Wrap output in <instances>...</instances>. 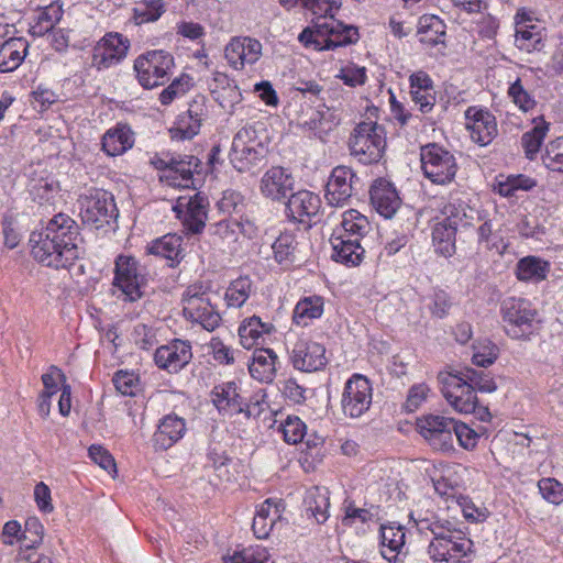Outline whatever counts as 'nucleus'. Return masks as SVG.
Returning <instances> with one entry per match:
<instances>
[{
	"instance_id": "f704fd0d",
	"label": "nucleus",
	"mask_w": 563,
	"mask_h": 563,
	"mask_svg": "<svg viewBox=\"0 0 563 563\" xmlns=\"http://www.w3.org/2000/svg\"><path fill=\"white\" fill-rule=\"evenodd\" d=\"M134 144L132 130L124 124H118L108 130L102 137V150L109 156H118L125 153Z\"/></svg>"
},
{
	"instance_id": "c9c22d12",
	"label": "nucleus",
	"mask_w": 563,
	"mask_h": 563,
	"mask_svg": "<svg viewBox=\"0 0 563 563\" xmlns=\"http://www.w3.org/2000/svg\"><path fill=\"white\" fill-rule=\"evenodd\" d=\"M369 230L367 218L357 210L350 209L343 213L341 227L333 234L361 242Z\"/></svg>"
},
{
	"instance_id": "7c9ffc66",
	"label": "nucleus",
	"mask_w": 563,
	"mask_h": 563,
	"mask_svg": "<svg viewBox=\"0 0 563 563\" xmlns=\"http://www.w3.org/2000/svg\"><path fill=\"white\" fill-rule=\"evenodd\" d=\"M319 207L320 199L317 195L308 190H299L288 196L286 212L290 219L303 222L306 217L316 216Z\"/></svg>"
},
{
	"instance_id": "ea45409f",
	"label": "nucleus",
	"mask_w": 563,
	"mask_h": 563,
	"mask_svg": "<svg viewBox=\"0 0 563 563\" xmlns=\"http://www.w3.org/2000/svg\"><path fill=\"white\" fill-rule=\"evenodd\" d=\"M550 272V263L538 256H526L516 265V276L521 282L540 283Z\"/></svg>"
},
{
	"instance_id": "6e6d98bb",
	"label": "nucleus",
	"mask_w": 563,
	"mask_h": 563,
	"mask_svg": "<svg viewBox=\"0 0 563 563\" xmlns=\"http://www.w3.org/2000/svg\"><path fill=\"white\" fill-rule=\"evenodd\" d=\"M211 235L222 243L231 244L238 240L239 224L236 220H221L210 227Z\"/></svg>"
},
{
	"instance_id": "c85d7f7f",
	"label": "nucleus",
	"mask_w": 563,
	"mask_h": 563,
	"mask_svg": "<svg viewBox=\"0 0 563 563\" xmlns=\"http://www.w3.org/2000/svg\"><path fill=\"white\" fill-rule=\"evenodd\" d=\"M411 99L422 113L430 112L435 104V90L430 76L422 70L410 75Z\"/></svg>"
},
{
	"instance_id": "6e6552de",
	"label": "nucleus",
	"mask_w": 563,
	"mask_h": 563,
	"mask_svg": "<svg viewBox=\"0 0 563 563\" xmlns=\"http://www.w3.org/2000/svg\"><path fill=\"white\" fill-rule=\"evenodd\" d=\"M151 163L162 172L161 180L183 188H189L194 184V173L200 166V161L194 155L154 156Z\"/></svg>"
},
{
	"instance_id": "37998d69",
	"label": "nucleus",
	"mask_w": 563,
	"mask_h": 563,
	"mask_svg": "<svg viewBox=\"0 0 563 563\" xmlns=\"http://www.w3.org/2000/svg\"><path fill=\"white\" fill-rule=\"evenodd\" d=\"M323 306V298L320 296L313 295L300 299L294 309V322L302 327L308 325L313 319L322 316Z\"/></svg>"
},
{
	"instance_id": "3c124183",
	"label": "nucleus",
	"mask_w": 563,
	"mask_h": 563,
	"mask_svg": "<svg viewBox=\"0 0 563 563\" xmlns=\"http://www.w3.org/2000/svg\"><path fill=\"white\" fill-rule=\"evenodd\" d=\"M498 354V346L490 340L477 341L473 345L472 362L477 366L487 367L497 360Z\"/></svg>"
},
{
	"instance_id": "72a5a7b5",
	"label": "nucleus",
	"mask_w": 563,
	"mask_h": 563,
	"mask_svg": "<svg viewBox=\"0 0 563 563\" xmlns=\"http://www.w3.org/2000/svg\"><path fill=\"white\" fill-rule=\"evenodd\" d=\"M277 360V355L271 349L256 350L249 365L251 376L261 383H272L276 376Z\"/></svg>"
},
{
	"instance_id": "a211bd4d",
	"label": "nucleus",
	"mask_w": 563,
	"mask_h": 563,
	"mask_svg": "<svg viewBox=\"0 0 563 563\" xmlns=\"http://www.w3.org/2000/svg\"><path fill=\"white\" fill-rule=\"evenodd\" d=\"M208 199L200 192L195 194L189 199L181 197L178 199L174 211L181 219L184 228L192 233L202 232L207 221Z\"/></svg>"
},
{
	"instance_id": "c03bdc74",
	"label": "nucleus",
	"mask_w": 563,
	"mask_h": 563,
	"mask_svg": "<svg viewBox=\"0 0 563 563\" xmlns=\"http://www.w3.org/2000/svg\"><path fill=\"white\" fill-rule=\"evenodd\" d=\"M445 26L435 15H424L419 20V41L428 46L444 43Z\"/></svg>"
},
{
	"instance_id": "338daca9",
	"label": "nucleus",
	"mask_w": 563,
	"mask_h": 563,
	"mask_svg": "<svg viewBox=\"0 0 563 563\" xmlns=\"http://www.w3.org/2000/svg\"><path fill=\"white\" fill-rule=\"evenodd\" d=\"M220 106L228 112H232L234 106L242 100V93L236 85H228L218 95Z\"/></svg>"
},
{
	"instance_id": "1a4fd4ad",
	"label": "nucleus",
	"mask_w": 563,
	"mask_h": 563,
	"mask_svg": "<svg viewBox=\"0 0 563 563\" xmlns=\"http://www.w3.org/2000/svg\"><path fill=\"white\" fill-rule=\"evenodd\" d=\"M264 152L265 148L257 140L255 129L244 126L233 137L230 162L236 170L249 172L262 161Z\"/></svg>"
},
{
	"instance_id": "2f4dec72",
	"label": "nucleus",
	"mask_w": 563,
	"mask_h": 563,
	"mask_svg": "<svg viewBox=\"0 0 563 563\" xmlns=\"http://www.w3.org/2000/svg\"><path fill=\"white\" fill-rule=\"evenodd\" d=\"M330 243L333 251L331 257L335 262L356 266L363 261L365 250L361 242L332 234Z\"/></svg>"
},
{
	"instance_id": "5701e85b",
	"label": "nucleus",
	"mask_w": 563,
	"mask_h": 563,
	"mask_svg": "<svg viewBox=\"0 0 563 563\" xmlns=\"http://www.w3.org/2000/svg\"><path fill=\"white\" fill-rule=\"evenodd\" d=\"M228 63L234 69H243L245 65H253L262 56V44L258 40L249 36L234 37L224 49Z\"/></svg>"
},
{
	"instance_id": "58836bf2",
	"label": "nucleus",
	"mask_w": 563,
	"mask_h": 563,
	"mask_svg": "<svg viewBox=\"0 0 563 563\" xmlns=\"http://www.w3.org/2000/svg\"><path fill=\"white\" fill-rule=\"evenodd\" d=\"M434 225L432 229V242L435 249V252L444 257H451L455 254V236L456 230L455 227L448 224V222H443L438 216L434 218Z\"/></svg>"
},
{
	"instance_id": "f03ea898",
	"label": "nucleus",
	"mask_w": 563,
	"mask_h": 563,
	"mask_svg": "<svg viewBox=\"0 0 563 563\" xmlns=\"http://www.w3.org/2000/svg\"><path fill=\"white\" fill-rule=\"evenodd\" d=\"M301 7L316 16L313 25L303 29L298 36L299 42L306 47L331 51L358 41L357 27L345 25L334 19V11L340 8L336 0H301Z\"/></svg>"
},
{
	"instance_id": "0eeeda50",
	"label": "nucleus",
	"mask_w": 563,
	"mask_h": 563,
	"mask_svg": "<svg viewBox=\"0 0 563 563\" xmlns=\"http://www.w3.org/2000/svg\"><path fill=\"white\" fill-rule=\"evenodd\" d=\"M173 67L174 58L165 51L147 52L134 62L137 80L145 89L164 85Z\"/></svg>"
},
{
	"instance_id": "2eb2a0df",
	"label": "nucleus",
	"mask_w": 563,
	"mask_h": 563,
	"mask_svg": "<svg viewBox=\"0 0 563 563\" xmlns=\"http://www.w3.org/2000/svg\"><path fill=\"white\" fill-rule=\"evenodd\" d=\"M130 48V41L120 33H107L93 47L91 64L97 69L110 68L122 62Z\"/></svg>"
},
{
	"instance_id": "a878e982",
	"label": "nucleus",
	"mask_w": 563,
	"mask_h": 563,
	"mask_svg": "<svg viewBox=\"0 0 563 563\" xmlns=\"http://www.w3.org/2000/svg\"><path fill=\"white\" fill-rule=\"evenodd\" d=\"M261 192L272 200L288 198L294 189V177L282 166L271 167L261 179Z\"/></svg>"
},
{
	"instance_id": "4468645a",
	"label": "nucleus",
	"mask_w": 563,
	"mask_h": 563,
	"mask_svg": "<svg viewBox=\"0 0 563 563\" xmlns=\"http://www.w3.org/2000/svg\"><path fill=\"white\" fill-rule=\"evenodd\" d=\"M341 402L344 415L351 418L361 417L372 404L369 380L361 374H354L345 384Z\"/></svg>"
},
{
	"instance_id": "8fccbe9b",
	"label": "nucleus",
	"mask_w": 563,
	"mask_h": 563,
	"mask_svg": "<svg viewBox=\"0 0 563 563\" xmlns=\"http://www.w3.org/2000/svg\"><path fill=\"white\" fill-rule=\"evenodd\" d=\"M274 257L279 263L294 261L295 251L298 247V241L294 233L283 232L272 245Z\"/></svg>"
},
{
	"instance_id": "774afa93",
	"label": "nucleus",
	"mask_w": 563,
	"mask_h": 563,
	"mask_svg": "<svg viewBox=\"0 0 563 563\" xmlns=\"http://www.w3.org/2000/svg\"><path fill=\"white\" fill-rule=\"evenodd\" d=\"M450 308L451 299L449 295L443 290L437 291L430 306L432 316L442 319L449 313Z\"/></svg>"
},
{
	"instance_id": "ddd939ff",
	"label": "nucleus",
	"mask_w": 563,
	"mask_h": 563,
	"mask_svg": "<svg viewBox=\"0 0 563 563\" xmlns=\"http://www.w3.org/2000/svg\"><path fill=\"white\" fill-rule=\"evenodd\" d=\"M473 541L462 532H449L448 538H433L427 549L434 563H459L472 553Z\"/></svg>"
},
{
	"instance_id": "39448f33",
	"label": "nucleus",
	"mask_w": 563,
	"mask_h": 563,
	"mask_svg": "<svg viewBox=\"0 0 563 563\" xmlns=\"http://www.w3.org/2000/svg\"><path fill=\"white\" fill-rule=\"evenodd\" d=\"M506 332L512 339H527L533 329L538 312L532 303L521 297H508L500 305Z\"/></svg>"
},
{
	"instance_id": "79ce46f5",
	"label": "nucleus",
	"mask_w": 563,
	"mask_h": 563,
	"mask_svg": "<svg viewBox=\"0 0 563 563\" xmlns=\"http://www.w3.org/2000/svg\"><path fill=\"white\" fill-rule=\"evenodd\" d=\"M273 330L272 323L262 322L261 318L256 316L247 318L239 328L241 344L245 349H252L264 334H269Z\"/></svg>"
},
{
	"instance_id": "4c0bfd02",
	"label": "nucleus",
	"mask_w": 563,
	"mask_h": 563,
	"mask_svg": "<svg viewBox=\"0 0 563 563\" xmlns=\"http://www.w3.org/2000/svg\"><path fill=\"white\" fill-rule=\"evenodd\" d=\"M405 528L383 525L380 527L382 555L389 562L396 561L405 547Z\"/></svg>"
},
{
	"instance_id": "052dcab7",
	"label": "nucleus",
	"mask_w": 563,
	"mask_h": 563,
	"mask_svg": "<svg viewBox=\"0 0 563 563\" xmlns=\"http://www.w3.org/2000/svg\"><path fill=\"white\" fill-rule=\"evenodd\" d=\"M456 438L459 444L465 450H473L478 442V433L466 423L455 420L453 438Z\"/></svg>"
},
{
	"instance_id": "412c9836",
	"label": "nucleus",
	"mask_w": 563,
	"mask_h": 563,
	"mask_svg": "<svg viewBox=\"0 0 563 563\" xmlns=\"http://www.w3.org/2000/svg\"><path fill=\"white\" fill-rule=\"evenodd\" d=\"M465 119L472 140L481 146L489 144L497 135L496 119L488 110L468 107Z\"/></svg>"
},
{
	"instance_id": "9b49d317",
	"label": "nucleus",
	"mask_w": 563,
	"mask_h": 563,
	"mask_svg": "<svg viewBox=\"0 0 563 563\" xmlns=\"http://www.w3.org/2000/svg\"><path fill=\"white\" fill-rule=\"evenodd\" d=\"M183 314L187 321L209 332L221 323V316L206 292L188 288L183 297Z\"/></svg>"
},
{
	"instance_id": "603ef678",
	"label": "nucleus",
	"mask_w": 563,
	"mask_h": 563,
	"mask_svg": "<svg viewBox=\"0 0 563 563\" xmlns=\"http://www.w3.org/2000/svg\"><path fill=\"white\" fill-rule=\"evenodd\" d=\"M541 158L548 169L563 173V136L550 141Z\"/></svg>"
},
{
	"instance_id": "c756f323",
	"label": "nucleus",
	"mask_w": 563,
	"mask_h": 563,
	"mask_svg": "<svg viewBox=\"0 0 563 563\" xmlns=\"http://www.w3.org/2000/svg\"><path fill=\"white\" fill-rule=\"evenodd\" d=\"M438 217L442 219L443 222L455 227L456 231L460 228L471 227L475 221L481 220L479 212L462 200L444 203Z\"/></svg>"
},
{
	"instance_id": "7ed1b4c3",
	"label": "nucleus",
	"mask_w": 563,
	"mask_h": 563,
	"mask_svg": "<svg viewBox=\"0 0 563 563\" xmlns=\"http://www.w3.org/2000/svg\"><path fill=\"white\" fill-rule=\"evenodd\" d=\"M349 147L351 155L360 163H377L386 147L384 128L374 122L358 123L350 136Z\"/></svg>"
},
{
	"instance_id": "49530a36",
	"label": "nucleus",
	"mask_w": 563,
	"mask_h": 563,
	"mask_svg": "<svg viewBox=\"0 0 563 563\" xmlns=\"http://www.w3.org/2000/svg\"><path fill=\"white\" fill-rule=\"evenodd\" d=\"M537 186V181L526 175H509L497 178L496 191L503 197H514L518 190L529 191Z\"/></svg>"
},
{
	"instance_id": "864d4df0",
	"label": "nucleus",
	"mask_w": 563,
	"mask_h": 563,
	"mask_svg": "<svg viewBox=\"0 0 563 563\" xmlns=\"http://www.w3.org/2000/svg\"><path fill=\"white\" fill-rule=\"evenodd\" d=\"M44 527L36 517H30L24 523L19 541L25 548L24 551H33L32 549L40 544L43 540Z\"/></svg>"
},
{
	"instance_id": "09e8293b",
	"label": "nucleus",
	"mask_w": 563,
	"mask_h": 563,
	"mask_svg": "<svg viewBox=\"0 0 563 563\" xmlns=\"http://www.w3.org/2000/svg\"><path fill=\"white\" fill-rule=\"evenodd\" d=\"M164 12L163 0H143L133 9V19L140 25L157 21Z\"/></svg>"
},
{
	"instance_id": "4d7b16f0",
	"label": "nucleus",
	"mask_w": 563,
	"mask_h": 563,
	"mask_svg": "<svg viewBox=\"0 0 563 563\" xmlns=\"http://www.w3.org/2000/svg\"><path fill=\"white\" fill-rule=\"evenodd\" d=\"M191 78L188 75H183L176 78L172 84L165 88L161 95L159 100L163 104L172 103L176 98L183 97L190 88Z\"/></svg>"
},
{
	"instance_id": "20e7f679",
	"label": "nucleus",
	"mask_w": 563,
	"mask_h": 563,
	"mask_svg": "<svg viewBox=\"0 0 563 563\" xmlns=\"http://www.w3.org/2000/svg\"><path fill=\"white\" fill-rule=\"evenodd\" d=\"M77 202L82 222L97 229L109 224L118 217L114 198L107 190L88 188L79 196Z\"/></svg>"
},
{
	"instance_id": "393cba45",
	"label": "nucleus",
	"mask_w": 563,
	"mask_h": 563,
	"mask_svg": "<svg viewBox=\"0 0 563 563\" xmlns=\"http://www.w3.org/2000/svg\"><path fill=\"white\" fill-rule=\"evenodd\" d=\"M186 421L184 418L169 413L164 416L153 434L152 442L155 451H166L175 445L186 433Z\"/></svg>"
},
{
	"instance_id": "aec40b11",
	"label": "nucleus",
	"mask_w": 563,
	"mask_h": 563,
	"mask_svg": "<svg viewBox=\"0 0 563 563\" xmlns=\"http://www.w3.org/2000/svg\"><path fill=\"white\" fill-rule=\"evenodd\" d=\"M290 360L294 367L302 372L322 369L328 363L325 347L318 342L307 339H299L294 344Z\"/></svg>"
},
{
	"instance_id": "f3484780",
	"label": "nucleus",
	"mask_w": 563,
	"mask_h": 563,
	"mask_svg": "<svg viewBox=\"0 0 563 563\" xmlns=\"http://www.w3.org/2000/svg\"><path fill=\"white\" fill-rule=\"evenodd\" d=\"M207 117L206 98L197 96L189 103L188 110L178 115L169 129L170 137L177 141L191 140L199 133L201 122Z\"/></svg>"
},
{
	"instance_id": "f257e3e1",
	"label": "nucleus",
	"mask_w": 563,
	"mask_h": 563,
	"mask_svg": "<svg viewBox=\"0 0 563 563\" xmlns=\"http://www.w3.org/2000/svg\"><path fill=\"white\" fill-rule=\"evenodd\" d=\"M80 241L77 222L66 213H57L43 230L32 232L29 242L38 263L59 269L68 268L79 258Z\"/></svg>"
},
{
	"instance_id": "473e14b6",
	"label": "nucleus",
	"mask_w": 563,
	"mask_h": 563,
	"mask_svg": "<svg viewBox=\"0 0 563 563\" xmlns=\"http://www.w3.org/2000/svg\"><path fill=\"white\" fill-rule=\"evenodd\" d=\"M29 43L23 37H10L0 45V73L15 70L27 54Z\"/></svg>"
},
{
	"instance_id": "680f3d73",
	"label": "nucleus",
	"mask_w": 563,
	"mask_h": 563,
	"mask_svg": "<svg viewBox=\"0 0 563 563\" xmlns=\"http://www.w3.org/2000/svg\"><path fill=\"white\" fill-rule=\"evenodd\" d=\"M58 184L49 178L38 179L31 188V194L34 199H37L41 203L48 202L57 192Z\"/></svg>"
},
{
	"instance_id": "b1692460",
	"label": "nucleus",
	"mask_w": 563,
	"mask_h": 563,
	"mask_svg": "<svg viewBox=\"0 0 563 563\" xmlns=\"http://www.w3.org/2000/svg\"><path fill=\"white\" fill-rule=\"evenodd\" d=\"M191 357V345L183 340H174L167 345H162L154 354L155 364L169 373L183 369Z\"/></svg>"
},
{
	"instance_id": "e433bc0d",
	"label": "nucleus",
	"mask_w": 563,
	"mask_h": 563,
	"mask_svg": "<svg viewBox=\"0 0 563 563\" xmlns=\"http://www.w3.org/2000/svg\"><path fill=\"white\" fill-rule=\"evenodd\" d=\"M236 389L234 382L217 385L212 389V401L219 411L241 413L244 410L243 400Z\"/></svg>"
},
{
	"instance_id": "423d86ee",
	"label": "nucleus",
	"mask_w": 563,
	"mask_h": 563,
	"mask_svg": "<svg viewBox=\"0 0 563 563\" xmlns=\"http://www.w3.org/2000/svg\"><path fill=\"white\" fill-rule=\"evenodd\" d=\"M420 158L424 176L433 184L445 185L454 179L457 164L450 151L435 143L427 144L421 147Z\"/></svg>"
},
{
	"instance_id": "13d9d810",
	"label": "nucleus",
	"mask_w": 563,
	"mask_h": 563,
	"mask_svg": "<svg viewBox=\"0 0 563 563\" xmlns=\"http://www.w3.org/2000/svg\"><path fill=\"white\" fill-rule=\"evenodd\" d=\"M282 431L287 443L297 444L305 438L306 424L298 417H288L282 424Z\"/></svg>"
},
{
	"instance_id": "dca6fc26",
	"label": "nucleus",
	"mask_w": 563,
	"mask_h": 563,
	"mask_svg": "<svg viewBox=\"0 0 563 563\" xmlns=\"http://www.w3.org/2000/svg\"><path fill=\"white\" fill-rule=\"evenodd\" d=\"M357 183L358 177L352 168L343 165L334 167L325 186L328 203L334 207L344 206L352 197Z\"/></svg>"
},
{
	"instance_id": "e2e57ef3",
	"label": "nucleus",
	"mask_w": 563,
	"mask_h": 563,
	"mask_svg": "<svg viewBox=\"0 0 563 563\" xmlns=\"http://www.w3.org/2000/svg\"><path fill=\"white\" fill-rule=\"evenodd\" d=\"M538 487L543 498L552 504L563 501V485L554 478H542L538 483Z\"/></svg>"
},
{
	"instance_id": "a18cd8bd",
	"label": "nucleus",
	"mask_w": 563,
	"mask_h": 563,
	"mask_svg": "<svg viewBox=\"0 0 563 563\" xmlns=\"http://www.w3.org/2000/svg\"><path fill=\"white\" fill-rule=\"evenodd\" d=\"M534 126L522 134L521 145L525 150L526 156L529 159H534L540 151V147L549 132V123L543 118L533 120Z\"/></svg>"
},
{
	"instance_id": "69168bd1",
	"label": "nucleus",
	"mask_w": 563,
	"mask_h": 563,
	"mask_svg": "<svg viewBox=\"0 0 563 563\" xmlns=\"http://www.w3.org/2000/svg\"><path fill=\"white\" fill-rule=\"evenodd\" d=\"M430 388L426 384H416L408 390L407 399L404 404V408L408 412H413L420 408L426 401Z\"/></svg>"
},
{
	"instance_id": "0e129e2a",
	"label": "nucleus",
	"mask_w": 563,
	"mask_h": 563,
	"mask_svg": "<svg viewBox=\"0 0 563 563\" xmlns=\"http://www.w3.org/2000/svg\"><path fill=\"white\" fill-rule=\"evenodd\" d=\"M90 459L109 474L117 473V465L110 452L101 445L92 444L88 450Z\"/></svg>"
},
{
	"instance_id": "a19ab883",
	"label": "nucleus",
	"mask_w": 563,
	"mask_h": 563,
	"mask_svg": "<svg viewBox=\"0 0 563 563\" xmlns=\"http://www.w3.org/2000/svg\"><path fill=\"white\" fill-rule=\"evenodd\" d=\"M305 507L308 516L313 517L318 523L329 518L330 499L325 488L312 487L307 492Z\"/></svg>"
},
{
	"instance_id": "9d476101",
	"label": "nucleus",
	"mask_w": 563,
	"mask_h": 563,
	"mask_svg": "<svg viewBox=\"0 0 563 563\" xmlns=\"http://www.w3.org/2000/svg\"><path fill=\"white\" fill-rule=\"evenodd\" d=\"M455 419L441 415H423L416 421L418 433L435 451L454 450L453 432Z\"/></svg>"
},
{
	"instance_id": "de8ad7c7",
	"label": "nucleus",
	"mask_w": 563,
	"mask_h": 563,
	"mask_svg": "<svg viewBox=\"0 0 563 563\" xmlns=\"http://www.w3.org/2000/svg\"><path fill=\"white\" fill-rule=\"evenodd\" d=\"M252 280L246 276L231 282L224 294L227 305L233 308L242 307L252 292Z\"/></svg>"
},
{
	"instance_id": "f8f14e48",
	"label": "nucleus",
	"mask_w": 563,
	"mask_h": 563,
	"mask_svg": "<svg viewBox=\"0 0 563 563\" xmlns=\"http://www.w3.org/2000/svg\"><path fill=\"white\" fill-rule=\"evenodd\" d=\"M145 275L133 256L119 255L115 260L113 286L122 291L124 300L135 301L142 297Z\"/></svg>"
},
{
	"instance_id": "6ab92c4d",
	"label": "nucleus",
	"mask_w": 563,
	"mask_h": 563,
	"mask_svg": "<svg viewBox=\"0 0 563 563\" xmlns=\"http://www.w3.org/2000/svg\"><path fill=\"white\" fill-rule=\"evenodd\" d=\"M442 394L453 409L460 413H471L476 408V393L472 384H466L460 375H449L442 388Z\"/></svg>"
},
{
	"instance_id": "5fc2aeb1",
	"label": "nucleus",
	"mask_w": 563,
	"mask_h": 563,
	"mask_svg": "<svg viewBox=\"0 0 563 563\" xmlns=\"http://www.w3.org/2000/svg\"><path fill=\"white\" fill-rule=\"evenodd\" d=\"M459 375L465 378L466 384H472V389L474 391L478 390L483 393H492L497 388L494 379L482 371L467 368L465 372H462Z\"/></svg>"
},
{
	"instance_id": "cd10ccee",
	"label": "nucleus",
	"mask_w": 563,
	"mask_h": 563,
	"mask_svg": "<svg viewBox=\"0 0 563 563\" xmlns=\"http://www.w3.org/2000/svg\"><path fill=\"white\" fill-rule=\"evenodd\" d=\"M183 236L176 233H168L153 240L147 246L148 254L161 256L169 262L170 267L177 266L185 257Z\"/></svg>"
},
{
	"instance_id": "bf43d9fd",
	"label": "nucleus",
	"mask_w": 563,
	"mask_h": 563,
	"mask_svg": "<svg viewBox=\"0 0 563 563\" xmlns=\"http://www.w3.org/2000/svg\"><path fill=\"white\" fill-rule=\"evenodd\" d=\"M508 96L514 103L523 112H528L536 106L533 97L523 88L521 80L518 78L508 89Z\"/></svg>"
},
{
	"instance_id": "bb28decb",
	"label": "nucleus",
	"mask_w": 563,
	"mask_h": 563,
	"mask_svg": "<svg viewBox=\"0 0 563 563\" xmlns=\"http://www.w3.org/2000/svg\"><path fill=\"white\" fill-rule=\"evenodd\" d=\"M371 203L384 218L390 219L401 206L396 188L386 179H377L369 190Z\"/></svg>"
},
{
	"instance_id": "4be33fe9",
	"label": "nucleus",
	"mask_w": 563,
	"mask_h": 563,
	"mask_svg": "<svg viewBox=\"0 0 563 563\" xmlns=\"http://www.w3.org/2000/svg\"><path fill=\"white\" fill-rule=\"evenodd\" d=\"M515 45L525 52L540 51L544 29L525 10H519L515 16Z\"/></svg>"
}]
</instances>
